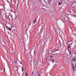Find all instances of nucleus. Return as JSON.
<instances>
[{"label":"nucleus","instance_id":"1","mask_svg":"<svg viewBox=\"0 0 76 76\" xmlns=\"http://www.w3.org/2000/svg\"><path fill=\"white\" fill-rule=\"evenodd\" d=\"M72 70L73 71V72H75V71H76V69H75V67L74 64H72Z\"/></svg>","mask_w":76,"mask_h":76},{"label":"nucleus","instance_id":"2","mask_svg":"<svg viewBox=\"0 0 76 76\" xmlns=\"http://www.w3.org/2000/svg\"><path fill=\"white\" fill-rule=\"evenodd\" d=\"M71 46L70 45H69L68 46V49L69 51H71Z\"/></svg>","mask_w":76,"mask_h":76},{"label":"nucleus","instance_id":"3","mask_svg":"<svg viewBox=\"0 0 76 76\" xmlns=\"http://www.w3.org/2000/svg\"><path fill=\"white\" fill-rule=\"evenodd\" d=\"M53 58H50V60L52 61H54L55 60H53Z\"/></svg>","mask_w":76,"mask_h":76},{"label":"nucleus","instance_id":"4","mask_svg":"<svg viewBox=\"0 0 76 76\" xmlns=\"http://www.w3.org/2000/svg\"><path fill=\"white\" fill-rule=\"evenodd\" d=\"M12 63H15V64H17V61H16V62H15V61L14 60H12Z\"/></svg>","mask_w":76,"mask_h":76},{"label":"nucleus","instance_id":"5","mask_svg":"<svg viewBox=\"0 0 76 76\" xmlns=\"http://www.w3.org/2000/svg\"><path fill=\"white\" fill-rule=\"evenodd\" d=\"M46 61L47 63H48L49 61V59L48 58H46Z\"/></svg>","mask_w":76,"mask_h":76},{"label":"nucleus","instance_id":"6","mask_svg":"<svg viewBox=\"0 0 76 76\" xmlns=\"http://www.w3.org/2000/svg\"><path fill=\"white\" fill-rule=\"evenodd\" d=\"M58 51V49H56V50H54L53 51V53H55V52H56V51Z\"/></svg>","mask_w":76,"mask_h":76},{"label":"nucleus","instance_id":"7","mask_svg":"<svg viewBox=\"0 0 76 76\" xmlns=\"http://www.w3.org/2000/svg\"><path fill=\"white\" fill-rule=\"evenodd\" d=\"M58 4L59 5H61V4H62V3L59 2Z\"/></svg>","mask_w":76,"mask_h":76},{"label":"nucleus","instance_id":"8","mask_svg":"<svg viewBox=\"0 0 76 76\" xmlns=\"http://www.w3.org/2000/svg\"><path fill=\"white\" fill-rule=\"evenodd\" d=\"M34 73V71H33L32 72V73H31V76H33Z\"/></svg>","mask_w":76,"mask_h":76},{"label":"nucleus","instance_id":"9","mask_svg":"<svg viewBox=\"0 0 76 76\" xmlns=\"http://www.w3.org/2000/svg\"><path fill=\"white\" fill-rule=\"evenodd\" d=\"M5 18H6V19H8V18H9V17L7 15H6L5 16Z\"/></svg>","mask_w":76,"mask_h":76},{"label":"nucleus","instance_id":"10","mask_svg":"<svg viewBox=\"0 0 76 76\" xmlns=\"http://www.w3.org/2000/svg\"><path fill=\"white\" fill-rule=\"evenodd\" d=\"M36 22V18H35L34 20V23H35Z\"/></svg>","mask_w":76,"mask_h":76},{"label":"nucleus","instance_id":"11","mask_svg":"<svg viewBox=\"0 0 76 76\" xmlns=\"http://www.w3.org/2000/svg\"><path fill=\"white\" fill-rule=\"evenodd\" d=\"M25 75L26 76H28V73H27V72H26L25 73Z\"/></svg>","mask_w":76,"mask_h":76},{"label":"nucleus","instance_id":"12","mask_svg":"<svg viewBox=\"0 0 76 76\" xmlns=\"http://www.w3.org/2000/svg\"><path fill=\"white\" fill-rule=\"evenodd\" d=\"M37 75L38 76H40V75H39V74L38 73H37Z\"/></svg>","mask_w":76,"mask_h":76},{"label":"nucleus","instance_id":"13","mask_svg":"<svg viewBox=\"0 0 76 76\" xmlns=\"http://www.w3.org/2000/svg\"><path fill=\"white\" fill-rule=\"evenodd\" d=\"M50 58H53V56H52V55H50Z\"/></svg>","mask_w":76,"mask_h":76},{"label":"nucleus","instance_id":"14","mask_svg":"<svg viewBox=\"0 0 76 76\" xmlns=\"http://www.w3.org/2000/svg\"><path fill=\"white\" fill-rule=\"evenodd\" d=\"M8 28H9V29L10 30V31H11L12 30V28H11L9 27Z\"/></svg>","mask_w":76,"mask_h":76},{"label":"nucleus","instance_id":"15","mask_svg":"<svg viewBox=\"0 0 76 76\" xmlns=\"http://www.w3.org/2000/svg\"><path fill=\"white\" fill-rule=\"evenodd\" d=\"M3 70L4 72H5V68L4 67Z\"/></svg>","mask_w":76,"mask_h":76},{"label":"nucleus","instance_id":"16","mask_svg":"<svg viewBox=\"0 0 76 76\" xmlns=\"http://www.w3.org/2000/svg\"><path fill=\"white\" fill-rule=\"evenodd\" d=\"M2 66L4 67V64H2Z\"/></svg>","mask_w":76,"mask_h":76},{"label":"nucleus","instance_id":"17","mask_svg":"<svg viewBox=\"0 0 76 76\" xmlns=\"http://www.w3.org/2000/svg\"><path fill=\"white\" fill-rule=\"evenodd\" d=\"M22 71L23 72V67H22Z\"/></svg>","mask_w":76,"mask_h":76},{"label":"nucleus","instance_id":"18","mask_svg":"<svg viewBox=\"0 0 76 76\" xmlns=\"http://www.w3.org/2000/svg\"><path fill=\"white\" fill-rule=\"evenodd\" d=\"M15 18H16L17 17V15H15Z\"/></svg>","mask_w":76,"mask_h":76},{"label":"nucleus","instance_id":"19","mask_svg":"<svg viewBox=\"0 0 76 76\" xmlns=\"http://www.w3.org/2000/svg\"><path fill=\"white\" fill-rule=\"evenodd\" d=\"M60 1L61 2H62V1H63V0H61Z\"/></svg>","mask_w":76,"mask_h":76},{"label":"nucleus","instance_id":"20","mask_svg":"<svg viewBox=\"0 0 76 76\" xmlns=\"http://www.w3.org/2000/svg\"><path fill=\"white\" fill-rule=\"evenodd\" d=\"M72 54V52H70L69 53V54Z\"/></svg>","mask_w":76,"mask_h":76},{"label":"nucleus","instance_id":"21","mask_svg":"<svg viewBox=\"0 0 76 76\" xmlns=\"http://www.w3.org/2000/svg\"><path fill=\"white\" fill-rule=\"evenodd\" d=\"M20 63L21 64H22V63H21V62H20Z\"/></svg>","mask_w":76,"mask_h":76},{"label":"nucleus","instance_id":"22","mask_svg":"<svg viewBox=\"0 0 76 76\" xmlns=\"http://www.w3.org/2000/svg\"><path fill=\"white\" fill-rule=\"evenodd\" d=\"M7 28H9V27L8 26H7Z\"/></svg>","mask_w":76,"mask_h":76},{"label":"nucleus","instance_id":"23","mask_svg":"<svg viewBox=\"0 0 76 76\" xmlns=\"http://www.w3.org/2000/svg\"><path fill=\"white\" fill-rule=\"evenodd\" d=\"M34 54H35V51H34Z\"/></svg>","mask_w":76,"mask_h":76},{"label":"nucleus","instance_id":"24","mask_svg":"<svg viewBox=\"0 0 76 76\" xmlns=\"http://www.w3.org/2000/svg\"><path fill=\"white\" fill-rule=\"evenodd\" d=\"M75 68H76V66H75Z\"/></svg>","mask_w":76,"mask_h":76},{"label":"nucleus","instance_id":"25","mask_svg":"<svg viewBox=\"0 0 76 76\" xmlns=\"http://www.w3.org/2000/svg\"><path fill=\"white\" fill-rule=\"evenodd\" d=\"M75 42H76V40H75Z\"/></svg>","mask_w":76,"mask_h":76},{"label":"nucleus","instance_id":"26","mask_svg":"<svg viewBox=\"0 0 76 76\" xmlns=\"http://www.w3.org/2000/svg\"><path fill=\"white\" fill-rule=\"evenodd\" d=\"M75 66H76V65H75Z\"/></svg>","mask_w":76,"mask_h":76},{"label":"nucleus","instance_id":"27","mask_svg":"<svg viewBox=\"0 0 76 76\" xmlns=\"http://www.w3.org/2000/svg\"><path fill=\"white\" fill-rule=\"evenodd\" d=\"M0 5H1V4H0Z\"/></svg>","mask_w":76,"mask_h":76}]
</instances>
